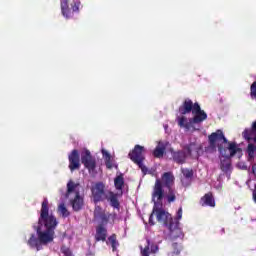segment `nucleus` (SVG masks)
<instances>
[{"instance_id":"a211bd4d","label":"nucleus","mask_w":256,"mask_h":256,"mask_svg":"<svg viewBox=\"0 0 256 256\" xmlns=\"http://www.w3.org/2000/svg\"><path fill=\"white\" fill-rule=\"evenodd\" d=\"M177 123L182 129H186L189 131L191 127L193 126V122L190 120H187V117L185 116H179L177 117Z\"/></svg>"},{"instance_id":"f257e3e1","label":"nucleus","mask_w":256,"mask_h":256,"mask_svg":"<svg viewBox=\"0 0 256 256\" xmlns=\"http://www.w3.org/2000/svg\"><path fill=\"white\" fill-rule=\"evenodd\" d=\"M59 222L53 214H49V200L45 198L41 204L40 216L38 218V225L35 226L37 237L31 234L27 241V245L32 249L41 251L42 245H49L55 239V229H57Z\"/></svg>"},{"instance_id":"2f4dec72","label":"nucleus","mask_w":256,"mask_h":256,"mask_svg":"<svg viewBox=\"0 0 256 256\" xmlns=\"http://www.w3.org/2000/svg\"><path fill=\"white\" fill-rule=\"evenodd\" d=\"M105 165L107 169H113V164L111 163V158H106Z\"/></svg>"},{"instance_id":"393cba45","label":"nucleus","mask_w":256,"mask_h":256,"mask_svg":"<svg viewBox=\"0 0 256 256\" xmlns=\"http://www.w3.org/2000/svg\"><path fill=\"white\" fill-rule=\"evenodd\" d=\"M58 211H59V213H61V215H62V217H64V219L69 217V215H71V213L69 212V210L63 203L58 206Z\"/></svg>"},{"instance_id":"4be33fe9","label":"nucleus","mask_w":256,"mask_h":256,"mask_svg":"<svg viewBox=\"0 0 256 256\" xmlns=\"http://www.w3.org/2000/svg\"><path fill=\"white\" fill-rule=\"evenodd\" d=\"M108 241L112 247V251H117V247H119V241H117V234H112L110 237H108Z\"/></svg>"},{"instance_id":"1a4fd4ad","label":"nucleus","mask_w":256,"mask_h":256,"mask_svg":"<svg viewBox=\"0 0 256 256\" xmlns=\"http://www.w3.org/2000/svg\"><path fill=\"white\" fill-rule=\"evenodd\" d=\"M81 163L84 165L85 169L89 171V173H93L95 169H97V160L93 155H91V151L85 150L81 153Z\"/></svg>"},{"instance_id":"423d86ee","label":"nucleus","mask_w":256,"mask_h":256,"mask_svg":"<svg viewBox=\"0 0 256 256\" xmlns=\"http://www.w3.org/2000/svg\"><path fill=\"white\" fill-rule=\"evenodd\" d=\"M193 151L199 153L201 146L197 147V144L190 143L184 146V150L171 151L172 160L178 165H184V163H187V155H192Z\"/></svg>"},{"instance_id":"9d476101","label":"nucleus","mask_w":256,"mask_h":256,"mask_svg":"<svg viewBox=\"0 0 256 256\" xmlns=\"http://www.w3.org/2000/svg\"><path fill=\"white\" fill-rule=\"evenodd\" d=\"M79 5H81V2H75L74 4H71V8H69V0H62L61 11L63 17L71 19V17H73V13H79Z\"/></svg>"},{"instance_id":"f704fd0d","label":"nucleus","mask_w":256,"mask_h":256,"mask_svg":"<svg viewBox=\"0 0 256 256\" xmlns=\"http://www.w3.org/2000/svg\"><path fill=\"white\" fill-rule=\"evenodd\" d=\"M242 169H245V170H247V166H243V167H242Z\"/></svg>"},{"instance_id":"cd10ccee","label":"nucleus","mask_w":256,"mask_h":256,"mask_svg":"<svg viewBox=\"0 0 256 256\" xmlns=\"http://www.w3.org/2000/svg\"><path fill=\"white\" fill-rule=\"evenodd\" d=\"M172 248H173V253L175 255H179V253H181V249H179V244L178 243H173Z\"/></svg>"},{"instance_id":"aec40b11","label":"nucleus","mask_w":256,"mask_h":256,"mask_svg":"<svg viewBox=\"0 0 256 256\" xmlns=\"http://www.w3.org/2000/svg\"><path fill=\"white\" fill-rule=\"evenodd\" d=\"M163 155H165V147L163 146V144H161V142H159L158 146L153 151V156L156 159H161Z\"/></svg>"},{"instance_id":"6e6552de","label":"nucleus","mask_w":256,"mask_h":256,"mask_svg":"<svg viewBox=\"0 0 256 256\" xmlns=\"http://www.w3.org/2000/svg\"><path fill=\"white\" fill-rule=\"evenodd\" d=\"M93 217L94 221H98L100 225L105 226L109 223V221H112V223L115 222L117 219V213H109L100 205H96L94 207Z\"/></svg>"},{"instance_id":"bb28decb","label":"nucleus","mask_w":256,"mask_h":256,"mask_svg":"<svg viewBox=\"0 0 256 256\" xmlns=\"http://www.w3.org/2000/svg\"><path fill=\"white\" fill-rule=\"evenodd\" d=\"M183 218V208L180 207L177 211L176 218L173 219V221H178V227H179V221Z\"/></svg>"},{"instance_id":"0eeeda50","label":"nucleus","mask_w":256,"mask_h":256,"mask_svg":"<svg viewBox=\"0 0 256 256\" xmlns=\"http://www.w3.org/2000/svg\"><path fill=\"white\" fill-rule=\"evenodd\" d=\"M145 147L136 144L134 148L129 152L128 157L131 159L135 165H138L139 169H141L142 173L147 174V168L143 165V161H145Z\"/></svg>"},{"instance_id":"7ed1b4c3","label":"nucleus","mask_w":256,"mask_h":256,"mask_svg":"<svg viewBox=\"0 0 256 256\" xmlns=\"http://www.w3.org/2000/svg\"><path fill=\"white\" fill-rule=\"evenodd\" d=\"M152 201L154 203V207L149 217V225H155V221H153V217L155 215L158 223L169 229L170 237H172V239H179V237H183V231L179 228V222L173 221V216L161 208L163 207V201L157 202V199Z\"/></svg>"},{"instance_id":"dca6fc26","label":"nucleus","mask_w":256,"mask_h":256,"mask_svg":"<svg viewBox=\"0 0 256 256\" xmlns=\"http://www.w3.org/2000/svg\"><path fill=\"white\" fill-rule=\"evenodd\" d=\"M95 241L96 242L107 241V228H105V226H103V224H99L96 227Z\"/></svg>"},{"instance_id":"c85d7f7f","label":"nucleus","mask_w":256,"mask_h":256,"mask_svg":"<svg viewBox=\"0 0 256 256\" xmlns=\"http://www.w3.org/2000/svg\"><path fill=\"white\" fill-rule=\"evenodd\" d=\"M244 139H246L247 141H251V131L249 130H245L243 133H242Z\"/></svg>"},{"instance_id":"a878e982","label":"nucleus","mask_w":256,"mask_h":256,"mask_svg":"<svg viewBox=\"0 0 256 256\" xmlns=\"http://www.w3.org/2000/svg\"><path fill=\"white\" fill-rule=\"evenodd\" d=\"M61 253H63L64 256H75L73 255V252L71 251L70 248H68L67 246H62L60 248Z\"/></svg>"},{"instance_id":"72a5a7b5","label":"nucleus","mask_w":256,"mask_h":256,"mask_svg":"<svg viewBox=\"0 0 256 256\" xmlns=\"http://www.w3.org/2000/svg\"><path fill=\"white\" fill-rule=\"evenodd\" d=\"M252 174L256 178V163L252 165Z\"/></svg>"},{"instance_id":"6ab92c4d","label":"nucleus","mask_w":256,"mask_h":256,"mask_svg":"<svg viewBox=\"0 0 256 256\" xmlns=\"http://www.w3.org/2000/svg\"><path fill=\"white\" fill-rule=\"evenodd\" d=\"M114 186L117 191H123V187H125V177L123 173H120L114 179Z\"/></svg>"},{"instance_id":"f03ea898","label":"nucleus","mask_w":256,"mask_h":256,"mask_svg":"<svg viewBox=\"0 0 256 256\" xmlns=\"http://www.w3.org/2000/svg\"><path fill=\"white\" fill-rule=\"evenodd\" d=\"M155 199H157V203H161L163 199H166L167 203H175L177 201L175 175H173V172H164L161 179H156L152 191V201H155Z\"/></svg>"},{"instance_id":"2eb2a0df","label":"nucleus","mask_w":256,"mask_h":256,"mask_svg":"<svg viewBox=\"0 0 256 256\" xmlns=\"http://www.w3.org/2000/svg\"><path fill=\"white\" fill-rule=\"evenodd\" d=\"M70 203L72 205L73 211H76V212L81 211V209H83V205H85L83 197H81V194L79 193V191L75 192V197L70 201Z\"/></svg>"},{"instance_id":"f3484780","label":"nucleus","mask_w":256,"mask_h":256,"mask_svg":"<svg viewBox=\"0 0 256 256\" xmlns=\"http://www.w3.org/2000/svg\"><path fill=\"white\" fill-rule=\"evenodd\" d=\"M202 207H215V198L212 192L206 193L201 198Z\"/></svg>"},{"instance_id":"5701e85b","label":"nucleus","mask_w":256,"mask_h":256,"mask_svg":"<svg viewBox=\"0 0 256 256\" xmlns=\"http://www.w3.org/2000/svg\"><path fill=\"white\" fill-rule=\"evenodd\" d=\"M77 187H79V184H75V182H73V180H70V181L67 183L66 198H69V196L71 195V193L75 192V189H77Z\"/></svg>"},{"instance_id":"b1692460","label":"nucleus","mask_w":256,"mask_h":256,"mask_svg":"<svg viewBox=\"0 0 256 256\" xmlns=\"http://www.w3.org/2000/svg\"><path fill=\"white\" fill-rule=\"evenodd\" d=\"M181 173L184 179L191 181L193 179V169L181 168Z\"/></svg>"},{"instance_id":"9b49d317","label":"nucleus","mask_w":256,"mask_h":256,"mask_svg":"<svg viewBox=\"0 0 256 256\" xmlns=\"http://www.w3.org/2000/svg\"><path fill=\"white\" fill-rule=\"evenodd\" d=\"M69 169L71 172L81 169V156L79 155V150L74 149L68 155Z\"/></svg>"},{"instance_id":"7c9ffc66","label":"nucleus","mask_w":256,"mask_h":256,"mask_svg":"<svg viewBox=\"0 0 256 256\" xmlns=\"http://www.w3.org/2000/svg\"><path fill=\"white\" fill-rule=\"evenodd\" d=\"M217 147H218L219 153H220L221 155H225L227 149L223 148V145H221V144H218Z\"/></svg>"},{"instance_id":"4468645a","label":"nucleus","mask_w":256,"mask_h":256,"mask_svg":"<svg viewBox=\"0 0 256 256\" xmlns=\"http://www.w3.org/2000/svg\"><path fill=\"white\" fill-rule=\"evenodd\" d=\"M195 109V104L193 103V100L186 98L182 105L179 107V113L180 115H187L189 113H193Z\"/></svg>"},{"instance_id":"20e7f679","label":"nucleus","mask_w":256,"mask_h":256,"mask_svg":"<svg viewBox=\"0 0 256 256\" xmlns=\"http://www.w3.org/2000/svg\"><path fill=\"white\" fill-rule=\"evenodd\" d=\"M92 197L94 203H101L103 201H109L110 207L113 209H117L118 211L121 209V203L119 202V198L117 194L113 191L105 192V184L103 182H97L91 189Z\"/></svg>"},{"instance_id":"39448f33","label":"nucleus","mask_w":256,"mask_h":256,"mask_svg":"<svg viewBox=\"0 0 256 256\" xmlns=\"http://www.w3.org/2000/svg\"><path fill=\"white\" fill-rule=\"evenodd\" d=\"M223 141V143L228 144V151L230 152V157H235L237 153H241V148L237 146L236 142H229L223 134L222 130H216V132L211 133L208 136V143L210 145V149H217V142Z\"/></svg>"},{"instance_id":"412c9836","label":"nucleus","mask_w":256,"mask_h":256,"mask_svg":"<svg viewBox=\"0 0 256 256\" xmlns=\"http://www.w3.org/2000/svg\"><path fill=\"white\" fill-rule=\"evenodd\" d=\"M220 169L224 173L231 171V159L229 157H225L223 160H221Z\"/></svg>"},{"instance_id":"c756f323","label":"nucleus","mask_w":256,"mask_h":256,"mask_svg":"<svg viewBox=\"0 0 256 256\" xmlns=\"http://www.w3.org/2000/svg\"><path fill=\"white\" fill-rule=\"evenodd\" d=\"M255 151H256V146H255V144H249V145H248V153H249V155H250V156L253 155V153H255Z\"/></svg>"},{"instance_id":"473e14b6","label":"nucleus","mask_w":256,"mask_h":256,"mask_svg":"<svg viewBox=\"0 0 256 256\" xmlns=\"http://www.w3.org/2000/svg\"><path fill=\"white\" fill-rule=\"evenodd\" d=\"M102 155H103V157H106V159L111 158V154H109V152H107L106 150H102Z\"/></svg>"},{"instance_id":"f8f14e48","label":"nucleus","mask_w":256,"mask_h":256,"mask_svg":"<svg viewBox=\"0 0 256 256\" xmlns=\"http://www.w3.org/2000/svg\"><path fill=\"white\" fill-rule=\"evenodd\" d=\"M194 117L191 118L192 124H199L203 123V121L207 120V113H205V110L201 109V106L199 103H194V112H192Z\"/></svg>"},{"instance_id":"ddd939ff","label":"nucleus","mask_w":256,"mask_h":256,"mask_svg":"<svg viewBox=\"0 0 256 256\" xmlns=\"http://www.w3.org/2000/svg\"><path fill=\"white\" fill-rule=\"evenodd\" d=\"M147 245L143 248L140 246V255L141 256H149L151 253L155 254L159 252V246L157 244L151 245V240L147 239Z\"/></svg>"}]
</instances>
